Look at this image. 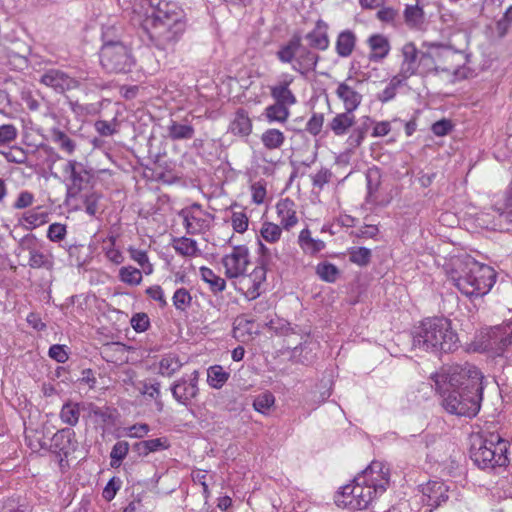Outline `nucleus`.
I'll return each instance as SVG.
<instances>
[{
  "label": "nucleus",
  "mask_w": 512,
  "mask_h": 512,
  "mask_svg": "<svg viewBox=\"0 0 512 512\" xmlns=\"http://www.w3.org/2000/svg\"><path fill=\"white\" fill-rule=\"evenodd\" d=\"M445 375L453 390L443 398L444 409L457 416H476L482 401V373L474 365L465 363L449 367Z\"/></svg>",
  "instance_id": "nucleus-1"
},
{
  "label": "nucleus",
  "mask_w": 512,
  "mask_h": 512,
  "mask_svg": "<svg viewBox=\"0 0 512 512\" xmlns=\"http://www.w3.org/2000/svg\"><path fill=\"white\" fill-rule=\"evenodd\" d=\"M316 274L319 278L328 283H334L339 277V269L330 262H321L316 266Z\"/></svg>",
  "instance_id": "nucleus-46"
},
{
  "label": "nucleus",
  "mask_w": 512,
  "mask_h": 512,
  "mask_svg": "<svg viewBox=\"0 0 512 512\" xmlns=\"http://www.w3.org/2000/svg\"><path fill=\"white\" fill-rule=\"evenodd\" d=\"M183 220L187 234L197 235L206 232L210 227L211 214L204 211L200 204L192 205L181 209L178 213Z\"/></svg>",
  "instance_id": "nucleus-11"
},
{
  "label": "nucleus",
  "mask_w": 512,
  "mask_h": 512,
  "mask_svg": "<svg viewBox=\"0 0 512 512\" xmlns=\"http://www.w3.org/2000/svg\"><path fill=\"white\" fill-rule=\"evenodd\" d=\"M81 411H85V402L68 400L62 405L59 418L64 424L74 427L79 422Z\"/></svg>",
  "instance_id": "nucleus-29"
},
{
  "label": "nucleus",
  "mask_w": 512,
  "mask_h": 512,
  "mask_svg": "<svg viewBox=\"0 0 512 512\" xmlns=\"http://www.w3.org/2000/svg\"><path fill=\"white\" fill-rule=\"evenodd\" d=\"M349 260L359 266H366L371 260V250L366 247L352 248Z\"/></svg>",
  "instance_id": "nucleus-54"
},
{
  "label": "nucleus",
  "mask_w": 512,
  "mask_h": 512,
  "mask_svg": "<svg viewBox=\"0 0 512 512\" xmlns=\"http://www.w3.org/2000/svg\"><path fill=\"white\" fill-rule=\"evenodd\" d=\"M141 26L157 49L170 51L182 38L187 23L143 20Z\"/></svg>",
  "instance_id": "nucleus-6"
},
{
  "label": "nucleus",
  "mask_w": 512,
  "mask_h": 512,
  "mask_svg": "<svg viewBox=\"0 0 512 512\" xmlns=\"http://www.w3.org/2000/svg\"><path fill=\"white\" fill-rule=\"evenodd\" d=\"M448 486L441 481H430L422 489L423 499L427 506L436 508L448 499Z\"/></svg>",
  "instance_id": "nucleus-21"
},
{
  "label": "nucleus",
  "mask_w": 512,
  "mask_h": 512,
  "mask_svg": "<svg viewBox=\"0 0 512 512\" xmlns=\"http://www.w3.org/2000/svg\"><path fill=\"white\" fill-rule=\"evenodd\" d=\"M249 263V249L245 245L233 246L232 251L222 258L225 275L229 279L244 276Z\"/></svg>",
  "instance_id": "nucleus-14"
},
{
  "label": "nucleus",
  "mask_w": 512,
  "mask_h": 512,
  "mask_svg": "<svg viewBox=\"0 0 512 512\" xmlns=\"http://www.w3.org/2000/svg\"><path fill=\"white\" fill-rule=\"evenodd\" d=\"M263 115L266 121L270 124H284L288 121L291 112L289 108L273 103L265 108Z\"/></svg>",
  "instance_id": "nucleus-37"
},
{
  "label": "nucleus",
  "mask_w": 512,
  "mask_h": 512,
  "mask_svg": "<svg viewBox=\"0 0 512 512\" xmlns=\"http://www.w3.org/2000/svg\"><path fill=\"white\" fill-rule=\"evenodd\" d=\"M19 247L29 253V267L33 269H53L54 258L52 254L38 247L37 238L33 234L25 235L19 242Z\"/></svg>",
  "instance_id": "nucleus-12"
},
{
  "label": "nucleus",
  "mask_w": 512,
  "mask_h": 512,
  "mask_svg": "<svg viewBox=\"0 0 512 512\" xmlns=\"http://www.w3.org/2000/svg\"><path fill=\"white\" fill-rule=\"evenodd\" d=\"M260 140L266 149L277 150L284 145L286 137L279 129L269 128L261 134Z\"/></svg>",
  "instance_id": "nucleus-38"
},
{
  "label": "nucleus",
  "mask_w": 512,
  "mask_h": 512,
  "mask_svg": "<svg viewBox=\"0 0 512 512\" xmlns=\"http://www.w3.org/2000/svg\"><path fill=\"white\" fill-rule=\"evenodd\" d=\"M194 132L193 126L179 124L175 121H172L168 127V134L172 140L191 139L194 136Z\"/></svg>",
  "instance_id": "nucleus-45"
},
{
  "label": "nucleus",
  "mask_w": 512,
  "mask_h": 512,
  "mask_svg": "<svg viewBox=\"0 0 512 512\" xmlns=\"http://www.w3.org/2000/svg\"><path fill=\"white\" fill-rule=\"evenodd\" d=\"M434 54H436L435 43L428 45L427 50L420 54L419 67H422L425 73H439Z\"/></svg>",
  "instance_id": "nucleus-42"
},
{
  "label": "nucleus",
  "mask_w": 512,
  "mask_h": 512,
  "mask_svg": "<svg viewBox=\"0 0 512 512\" xmlns=\"http://www.w3.org/2000/svg\"><path fill=\"white\" fill-rule=\"evenodd\" d=\"M282 234V229L279 225L272 222H264L260 229L261 237L269 243H276Z\"/></svg>",
  "instance_id": "nucleus-50"
},
{
  "label": "nucleus",
  "mask_w": 512,
  "mask_h": 512,
  "mask_svg": "<svg viewBox=\"0 0 512 512\" xmlns=\"http://www.w3.org/2000/svg\"><path fill=\"white\" fill-rule=\"evenodd\" d=\"M483 338L486 349L503 351L512 343V317L509 321L488 329Z\"/></svg>",
  "instance_id": "nucleus-18"
},
{
  "label": "nucleus",
  "mask_w": 512,
  "mask_h": 512,
  "mask_svg": "<svg viewBox=\"0 0 512 512\" xmlns=\"http://www.w3.org/2000/svg\"><path fill=\"white\" fill-rule=\"evenodd\" d=\"M423 9L418 5H407L404 11L405 21L408 25L416 26L422 22Z\"/></svg>",
  "instance_id": "nucleus-55"
},
{
  "label": "nucleus",
  "mask_w": 512,
  "mask_h": 512,
  "mask_svg": "<svg viewBox=\"0 0 512 512\" xmlns=\"http://www.w3.org/2000/svg\"><path fill=\"white\" fill-rule=\"evenodd\" d=\"M182 366L181 361L175 354H167L163 356L159 362V373L162 376L170 377L177 372Z\"/></svg>",
  "instance_id": "nucleus-43"
},
{
  "label": "nucleus",
  "mask_w": 512,
  "mask_h": 512,
  "mask_svg": "<svg viewBox=\"0 0 512 512\" xmlns=\"http://www.w3.org/2000/svg\"><path fill=\"white\" fill-rule=\"evenodd\" d=\"M345 110L355 111L362 102V95L347 81L340 82L335 91Z\"/></svg>",
  "instance_id": "nucleus-24"
},
{
  "label": "nucleus",
  "mask_w": 512,
  "mask_h": 512,
  "mask_svg": "<svg viewBox=\"0 0 512 512\" xmlns=\"http://www.w3.org/2000/svg\"><path fill=\"white\" fill-rule=\"evenodd\" d=\"M512 26V5L506 10L503 17L497 22V30L500 35H504Z\"/></svg>",
  "instance_id": "nucleus-64"
},
{
  "label": "nucleus",
  "mask_w": 512,
  "mask_h": 512,
  "mask_svg": "<svg viewBox=\"0 0 512 512\" xmlns=\"http://www.w3.org/2000/svg\"><path fill=\"white\" fill-rule=\"evenodd\" d=\"M294 77L290 74H282L280 80L269 87L270 95L274 103L291 108L297 103V98L290 85L293 83Z\"/></svg>",
  "instance_id": "nucleus-19"
},
{
  "label": "nucleus",
  "mask_w": 512,
  "mask_h": 512,
  "mask_svg": "<svg viewBox=\"0 0 512 512\" xmlns=\"http://www.w3.org/2000/svg\"><path fill=\"white\" fill-rule=\"evenodd\" d=\"M275 403V397L270 391H265L254 398L253 408L261 413L268 414L269 410Z\"/></svg>",
  "instance_id": "nucleus-49"
},
{
  "label": "nucleus",
  "mask_w": 512,
  "mask_h": 512,
  "mask_svg": "<svg viewBox=\"0 0 512 512\" xmlns=\"http://www.w3.org/2000/svg\"><path fill=\"white\" fill-rule=\"evenodd\" d=\"M324 116L321 113H314L306 123V131L313 136H317L323 127Z\"/></svg>",
  "instance_id": "nucleus-58"
},
{
  "label": "nucleus",
  "mask_w": 512,
  "mask_h": 512,
  "mask_svg": "<svg viewBox=\"0 0 512 512\" xmlns=\"http://www.w3.org/2000/svg\"><path fill=\"white\" fill-rule=\"evenodd\" d=\"M309 48L325 51L329 48L328 24L319 19L313 30L305 35Z\"/></svg>",
  "instance_id": "nucleus-22"
},
{
  "label": "nucleus",
  "mask_w": 512,
  "mask_h": 512,
  "mask_svg": "<svg viewBox=\"0 0 512 512\" xmlns=\"http://www.w3.org/2000/svg\"><path fill=\"white\" fill-rule=\"evenodd\" d=\"M332 178V172L327 168H321L316 174L311 176L312 185L322 189Z\"/></svg>",
  "instance_id": "nucleus-60"
},
{
  "label": "nucleus",
  "mask_w": 512,
  "mask_h": 512,
  "mask_svg": "<svg viewBox=\"0 0 512 512\" xmlns=\"http://www.w3.org/2000/svg\"><path fill=\"white\" fill-rule=\"evenodd\" d=\"M436 62L438 71L459 77L460 69L465 66L467 59L463 52L454 50L450 46L435 44Z\"/></svg>",
  "instance_id": "nucleus-10"
},
{
  "label": "nucleus",
  "mask_w": 512,
  "mask_h": 512,
  "mask_svg": "<svg viewBox=\"0 0 512 512\" xmlns=\"http://www.w3.org/2000/svg\"><path fill=\"white\" fill-rule=\"evenodd\" d=\"M200 275L204 282L209 284V287L212 292L219 293L225 290L226 288V282L225 280L216 275L212 269L207 267H201L200 268Z\"/></svg>",
  "instance_id": "nucleus-41"
},
{
  "label": "nucleus",
  "mask_w": 512,
  "mask_h": 512,
  "mask_svg": "<svg viewBox=\"0 0 512 512\" xmlns=\"http://www.w3.org/2000/svg\"><path fill=\"white\" fill-rule=\"evenodd\" d=\"M371 486L362 484L357 481V476L354 478L352 484L342 487L341 492L336 498V504L351 510H363L368 508L373 500L381 495L374 492Z\"/></svg>",
  "instance_id": "nucleus-8"
},
{
  "label": "nucleus",
  "mask_w": 512,
  "mask_h": 512,
  "mask_svg": "<svg viewBox=\"0 0 512 512\" xmlns=\"http://www.w3.org/2000/svg\"><path fill=\"white\" fill-rule=\"evenodd\" d=\"M229 377V372H226L220 365L211 366L207 370V382L214 389L222 388Z\"/></svg>",
  "instance_id": "nucleus-39"
},
{
  "label": "nucleus",
  "mask_w": 512,
  "mask_h": 512,
  "mask_svg": "<svg viewBox=\"0 0 512 512\" xmlns=\"http://www.w3.org/2000/svg\"><path fill=\"white\" fill-rule=\"evenodd\" d=\"M77 446L76 434L70 427L58 430L51 439L53 451L65 457L75 452Z\"/></svg>",
  "instance_id": "nucleus-20"
},
{
  "label": "nucleus",
  "mask_w": 512,
  "mask_h": 512,
  "mask_svg": "<svg viewBox=\"0 0 512 512\" xmlns=\"http://www.w3.org/2000/svg\"><path fill=\"white\" fill-rule=\"evenodd\" d=\"M103 45L100 52L102 67L109 73H128L132 70L135 60L131 50L122 42L108 39L103 34Z\"/></svg>",
  "instance_id": "nucleus-7"
},
{
  "label": "nucleus",
  "mask_w": 512,
  "mask_h": 512,
  "mask_svg": "<svg viewBox=\"0 0 512 512\" xmlns=\"http://www.w3.org/2000/svg\"><path fill=\"white\" fill-rule=\"evenodd\" d=\"M66 226L60 223H53L49 226L47 237L53 241L58 242L64 239L66 236Z\"/></svg>",
  "instance_id": "nucleus-61"
},
{
  "label": "nucleus",
  "mask_w": 512,
  "mask_h": 512,
  "mask_svg": "<svg viewBox=\"0 0 512 512\" xmlns=\"http://www.w3.org/2000/svg\"><path fill=\"white\" fill-rule=\"evenodd\" d=\"M459 337L452 323L444 317L424 319L415 329L412 338L414 348L426 352H454L459 348Z\"/></svg>",
  "instance_id": "nucleus-3"
},
{
  "label": "nucleus",
  "mask_w": 512,
  "mask_h": 512,
  "mask_svg": "<svg viewBox=\"0 0 512 512\" xmlns=\"http://www.w3.org/2000/svg\"><path fill=\"white\" fill-rule=\"evenodd\" d=\"M277 59L284 64H291L292 69L303 77L315 72L320 60L319 54L301 42V37L294 35L276 53Z\"/></svg>",
  "instance_id": "nucleus-5"
},
{
  "label": "nucleus",
  "mask_w": 512,
  "mask_h": 512,
  "mask_svg": "<svg viewBox=\"0 0 512 512\" xmlns=\"http://www.w3.org/2000/svg\"><path fill=\"white\" fill-rule=\"evenodd\" d=\"M252 128L253 124L248 112L243 108L237 109L229 124L228 131L235 136L247 137L251 134Z\"/></svg>",
  "instance_id": "nucleus-26"
},
{
  "label": "nucleus",
  "mask_w": 512,
  "mask_h": 512,
  "mask_svg": "<svg viewBox=\"0 0 512 512\" xmlns=\"http://www.w3.org/2000/svg\"><path fill=\"white\" fill-rule=\"evenodd\" d=\"M273 257L278 258V254L276 250H271L266 247L264 244L259 242V265L267 268L273 260Z\"/></svg>",
  "instance_id": "nucleus-59"
},
{
  "label": "nucleus",
  "mask_w": 512,
  "mask_h": 512,
  "mask_svg": "<svg viewBox=\"0 0 512 512\" xmlns=\"http://www.w3.org/2000/svg\"><path fill=\"white\" fill-rule=\"evenodd\" d=\"M198 371H193L189 376H183L171 386V392L174 399L185 406L190 405L199 392Z\"/></svg>",
  "instance_id": "nucleus-17"
},
{
  "label": "nucleus",
  "mask_w": 512,
  "mask_h": 512,
  "mask_svg": "<svg viewBox=\"0 0 512 512\" xmlns=\"http://www.w3.org/2000/svg\"><path fill=\"white\" fill-rule=\"evenodd\" d=\"M267 268L264 266H256L253 271L244 276L242 285L246 287L245 296L250 299H256L260 295V288L266 280Z\"/></svg>",
  "instance_id": "nucleus-23"
},
{
  "label": "nucleus",
  "mask_w": 512,
  "mask_h": 512,
  "mask_svg": "<svg viewBox=\"0 0 512 512\" xmlns=\"http://www.w3.org/2000/svg\"><path fill=\"white\" fill-rule=\"evenodd\" d=\"M508 442L499 434L490 433L486 437L473 438L470 448V458L481 469H494L506 466Z\"/></svg>",
  "instance_id": "nucleus-4"
},
{
  "label": "nucleus",
  "mask_w": 512,
  "mask_h": 512,
  "mask_svg": "<svg viewBox=\"0 0 512 512\" xmlns=\"http://www.w3.org/2000/svg\"><path fill=\"white\" fill-rule=\"evenodd\" d=\"M126 435L131 438H143L150 432V426L146 423H137L125 428Z\"/></svg>",
  "instance_id": "nucleus-62"
},
{
  "label": "nucleus",
  "mask_w": 512,
  "mask_h": 512,
  "mask_svg": "<svg viewBox=\"0 0 512 512\" xmlns=\"http://www.w3.org/2000/svg\"><path fill=\"white\" fill-rule=\"evenodd\" d=\"M0 153L11 163L24 164L28 159L26 151L18 146L10 147L8 150H0Z\"/></svg>",
  "instance_id": "nucleus-53"
},
{
  "label": "nucleus",
  "mask_w": 512,
  "mask_h": 512,
  "mask_svg": "<svg viewBox=\"0 0 512 512\" xmlns=\"http://www.w3.org/2000/svg\"><path fill=\"white\" fill-rule=\"evenodd\" d=\"M172 247L183 257L192 258L201 254L197 241L185 236L173 238Z\"/></svg>",
  "instance_id": "nucleus-34"
},
{
  "label": "nucleus",
  "mask_w": 512,
  "mask_h": 512,
  "mask_svg": "<svg viewBox=\"0 0 512 512\" xmlns=\"http://www.w3.org/2000/svg\"><path fill=\"white\" fill-rule=\"evenodd\" d=\"M172 301L177 310L185 311L191 306L192 297L187 289L179 288L174 292Z\"/></svg>",
  "instance_id": "nucleus-52"
},
{
  "label": "nucleus",
  "mask_w": 512,
  "mask_h": 512,
  "mask_svg": "<svg viewBox=\"0 0 512 512\" xmlns=\"http://www.w3.org/2000/svg\"><path fill=\"white\" fill-rule=\"evenodd\" d=\"M18 130L13 124L0 125V145H7L16 140Z\"/></svg>",
  "instance_id": "nucleus-57"
},
{
  "label": "nucleus",
  "mask_w": 512,
  "mask_h": 512,
  "mask_svg": "<svg viewBox=\"0 0 512 512\" xmlns=\"http://www.w3.org/2000/svg\"><path fill=\"white\" fill-rule=\"evenodd\" d=\"M64 173L68 176L70 183L67 186L66 204L73 210H79L78 196L90 182L91 174L84 165L75 160H69L64 167Z\"/></svg>",
  "instance_id": "nucleus-9"
},
{
  "label": "nucleus",
  "mask_w": 512,
  "mask_h": 512,
  "mask_svg": "<svg viewBox=\"0 0 512 512\" xmlns=\"http://www.w3.org/2000/svg\"><path fill=\"white\" fill-rule=\"evenodd\" d=\"M48 355L58 363H65L68 360V353L64 345L55 344L49 348Z\"/></svg>",
  "instance_id": "nucleus-63"
},
{
  "label": "nucleus",
  "mask_w": 512,
  "mask_h": 512,
  "mask_svg": "<svg viewBox=\"0 0 512 512\" xmlns=\"http://www.w3.org/2000/svg\"><path fill=\"white\" fill-rule=\"evenodd\" d=\"M389 477V468L384 463L372 461L361 474L357 475V481L371 486L374 492L382 495L389 485Z\"/></svg>",
  "instance_id": "nucleus-13"
},
{
  "label": "nucleus",
  "mask_w": 512,
  "mask_h": 512,
  "mask_svg": "<svg viewBox=\"0 0 512 512\" xmlns=\"http://www.w3.org/2000/svg\"><path fill=\"white\" fill-rule=\"evenodd\" d=\"M85 412L94 423L99 425L104 426L114 421L113 410L109 407H99L92 402H85Z\"/></svg>",
  "instance_id": "nucleus-33"
},
{
  "label": "nucleus",
  "mask_w": 512,
  "mask_h": 512,
  "mask_svg": "<svg viewBox=\"0 0 512 512\" xmlns=\"http://www.w3.org/2000/svg\"><path fill=\"white\" fill-rule=\"evenodd\" d=\"M143 20L187 23L184 9L177 2L170 0H160L158 4L151 9V13L147 14Z\"/></svg>",
  "instance_id": "nucleus-16"
},
{
  "label": "nucleus",
  "mask_w": 512,
  "mask_h": 512,
  "mask_svg": "<svg viewBox=\"0 0 512 512\" xmlns=\"http://www.w3.org/2000/svg\"><path fill=\"white\" fill-rule=\"evenodd\" d=\"M370 53L369 60L378 62L386 58L390 52V43L387 37L382 34L371 35L367 40Z\"/></svg>",
  "instance_id": "nucleus-27"
},
{
  "label": "nucleus",
  "mask_w": 512,
  "mask_h": 512,
  "mask_svg": "<svg viewBox=\"0 0 512 512\" xmlns=\"http://www.w3.org/2000/svg\"><path fill=\"white\" fill-rule=\"evenodd\" d=\"M357 38L353 31H341L336 39L335 50L339 57L347 58L352 55L356 47Z\"/></svg>",
  "instance_id": "nucleus-31"
},
{
  "label": "nucleus",
  "mask_w": 512,
  "mask_h": 512,
  "mask_svg": "<svg viewBox=\"0 0 512 512\" xmlns=\"http://www.w3.org/2000/svg\"><path fill=\"white\" fill-rule=\"evenodd\" d=\"M402 54V62L400 65V69L403 71V74L406 76H413L416 74L419 68V51L416 48L415 44L412 42H408L403 45L401 49Z\"/></svg>",
  "instance_id": "nucleus-25"
},
{
  "label": "nucleus",
  "mask_w": 512,
  "mask_h": 512,
  "mask_svg": "<svg viewBox=\"0 0 512 512\" xmlns=\"http://www.w3.org/2000/svg\"><path fill=\"white\" fill-rule=\"evenodd\" d=\"M294 207V202L288 198L282 199L276 204L280 224L286 230L291 229L298 223V217Z\"/></svg>",
  "instance_id": "nucleus-28"
},
{
  "label": "nucleus",
  "mask_w": 512,
  "mask_h": 512,
  "mask_svg": "<svg viewBox=\"0 0 512 512\" xmlns=\"http://www.w3.org/2000/svg\"><path fill=\"white\" fill-rule=\"evenodd\" d=\"M48 214L45 212H40L38 209H33L25 212L23 214V220L26 224H28L29 229H34L39 227L47 222Z\"/></svg>",
  "instance_id": "nucleus-51"
},
{
  "label": "nucleus",
  "mask_w": 512,
  "mask_h": 512,
  "mask_svg": "<svg viewBox=\"0 0 512 512\" xmlns=\"http://www.w3.org/2000/svg\"><path fill=\"white\" fill-rule=\"evenodd\" d=\"M119 279L125 284L137 286L142 282V273L133 266H124L119 270Z\"/></svg>",
  "instance_id": "nucleus-48"
},
{
  "label": "nucleus",
  "mask_w": 512,
  "mask_h": 512,
  "mask_svg": "<svg viewBox=\"0 0 512 512\" xmlns=\"http://www.w3.org/2000/svg\"><path fill=\"white\" fill-rule=\"evenodd\" d=\"M102 195L97 191L80 192L78 196V204L81 206L79 210L84 208L85 212L90 216H95L100 209V200Z\"/></svg>",
  "instance_id": "nucleus-35"
},
{
  "label": "nucleus",
  "mask_w": 512,
  "mask_h": 512,
  "mask_svg": "<svg viewBox=\"0 0 512 512\" xmlns=\"http://www.w3.org/2000/svg\"><path fill=\"white\" fill-rule=\"evenodd\" d=\"M129 452V443L127 441H118L112 447L110 453V466L118 468Z\"/></svg>",
  "instance_id": "nucleus-47"
},
{
  "label": "nucleus",
  "mask_w": 512,
  "mask_h": 512,
  "mask_svg": "<svg viewBox=\"0 0 512 512\" xmlns=\"http://www.w3.org/2000/svg\"><path fill=\"white\" fill-rule=\"evenodd\" d=\"M52 141L65 153L71 155L76 149V143L65 132L54 128L51 130Z\"/></svg>",
  "instance_id": "nucleus-40"
},
{
  "label": "nucleus",
  "mask_w": 512,
  "mask_h": 512,
  "mask_svg": "<svg viewBox=\"0 0 512 512\" xmlns=\"http://www.w3.org/2000/svg\"><path fill=\"white\" fill-rule=\"evenodd\" d=\"M298 245L304 254L310 256H315L326 247L324 241L312 237L311 231L308 228L300 231L298 236Z\"/></svg>",
  "instance_id": "nucleus-30"
},
{
  "label": "nucleus",
  "mask_w": 512,
  "mask_h": 512,
  "mask_svg": "<svg viewBox=\"0 0 512 512\" xmlns=\"http://www.w3.org/2000/svg\"><path fill=\"white\" fill-rule=\"evenodd\" d=\"M496 271L470 257L456 258L448 271V278L466 297H482L493 287Z\"/></svg>",
  "instance_id": "nucleus-2"
},
{
  "label": "nucleus",
  "mask_w": 512,
  "mask_h": 512,
  "mask_svg": "<svg viewBox=\"0 0 512 512\" xmlns=\"http://www.w3.org/2000/svg\"><path fill=\"white\" fill-rule=\"evenodd\" d=\"M372 124L373 120L370 117H364L363 122L358 127H356L348 137V144L352 147H359L364 141L366 133Z\"/></svg>",
  "instance_id": "nucleus-44"
},
{
  "label": "nucleus",
  "mask_w": 512,
  "mask_h": 512,
  "mask_svg": "<svg viewBox=\"0 0 512 512\" xmlns=\"http://www.w3.org/2000/svg\"><path fill=\"white\" fill-rule=\"evenodd\" d=\"M354 124L355 115L353 111L345 110L333 117L329 122V128L335 135L342 136L345 135Z\"/></svg>",
  "instance_id": "nucleus-32"
},
{
  "label": "nucleus",
  "mask_w": 512,
  "mask_h": 512,
  "mask_svg": "<svg viewBox=\"0 0 512 512\" xmlns=\"http://www.w3.org/2000/svg\"><path fill=\"white\" fill-rule=\"evenodd\" d=\"M115 237H109V246L104 247V253L106 258L114 264H121L124 261L122 252L115 248Z\"/></svg>",
  "instance_id": "nucleus-56"
},
{
  "label": "nucleus",
  "mask_w": 512,
  "mask_h": 512,
  "mask_svg": "<svg viewBox=\"0 0 512 512\" xmlns=\"http://www.w3.org/2000/svg\"><path fill=\"white\" fill-rule=\"evenodd\" d=\"M366 182H367V197L366 200L368 203H376L378 196V190L381 185V172L379 168L372 167L367 170L366 173Z\"/></svg>",
  "instance_id": "nucleus-36"
},
{
  "label": "nucleus",
  "mask_w": 512,
  "mask_h": 512,
  "mask_svg": "<svg viewBox=\"0 0 512 512\" xmlns=\"http://www.w3.org/2000/svg\"><path fill=\"white\" fill-rule=\"evenodd\" d=\"M39 82L58 94H64L67 91L79 88L80 82L70 76L67 72L50 68L47 69L40 77Z\"/></svg>",
  "instance_id": "nucleus-15"
}]
</instances>
